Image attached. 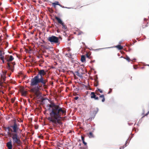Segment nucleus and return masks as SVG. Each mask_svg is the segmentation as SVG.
<instances>
[{
    "label": "nucleus",
    "mask_w": 149,
    "mask_h": 149,
    "mask_svg": "<svg viewBox=\"0 0 149 149\" xmlns=\"http://www.w3.org/2000/svg\"><path fill=\"white\" fill-rule=\"evenodd\" d=\"M49 108L48 109L49 111L50 117L48 119L53 123L54 126L58 124L61 123V120L62 116L66 115V109L64 107H61L59 105L56 104L52 102L49 104Z\"/></svg>",
    "instance_id": "obj_1"
},
{
    "label": "nucleus",
    "mask_w": 149,
    "mask_h": 149,
    "mask_svg": "<svg viewBox=\"0 0 149 149\" xmlns=\"http://www.w3.org/2000/svg\"><path fill=\"white\" fill-rule=\"evenodd\" d=\"M31 86H36L38 85L36 87L32 88L30 90L31 91L35 93L36 95H37L39 89L41 87L38 85V84L41 83L43 86H46V84L47 82V79H42V78H39L38 77V75H37L33 78L31 79Z\"/></svg>",
    "instance_id": "obj_2"
},
{
    "label": "nucleus",
    "mask_w": 149,
    "mask_h": 149,
    "mask_svg": "<svg viewBox=\"0 0 149 149\" xmlns=\"http://www.w3.org/2000/svg\"><path fill=\"white\" fill-rule=\"evenodd\" d=\"M4 59L7 62V68L8 69L11 70L12 72L13 71L14 65H15V62L9 63V62L12 61L14 59V58L12 55H6L4 57Z\"/></svg>",
    "instance_id": "obj_3"
},
{
    "label": "nucleus",
    "mask_w": 149,
    "mask_h": 149,
    "mask_svg": "<svg viewBox=\"0 0 149 149\" xmlns=\"http://www.w3.org/2000/svg\"><path fill=\"white\" fill-rule=\"evenodd\" d=\"M12 138L13 139V143L16 144L18 146H20L21 145L22 142L17 133L13 134Z\"/></svg>",
    "instance_id": "obj_4"
},
{
    "label": "nucleus",
    "mask_w": 149,
    "mask_h": 149,
    "mask_svg": "<svg viewBox=\"0 0 149 149\" xmlns=\"http://www.w3.org/2000/svg\"><path fill=\"white\" fill-rule=\"evenodd\" d=\"M47 40L52 44L53 43L60 44L58 38L55 36H51L47 38Z\"/></svg>",
    "instance_id": "obj_5"
},
{
    "label": "nucleus",
    "mask_w": 149,
    "mask_h": 149,
    "mask_svg": "<svg viewBox=\"0 0 149 149\" xmlns=\"http://www.w3.org/2000/svg\"><path fill=\"white\" fill-rule=\"evenodd\" d=\"M6 72H3L1 75L0 86H3L2 84L6 80Z\"/></svg>",
    "instance_id": "obj_6"
},
{
    "label": "nucleus",
    "mask_w": 149,
    "mask_h": 149,
    "mask_svg": "<svg viewBox=\"0 0 149 149\" xmlns=\"http://www.w3.org/2000/svg\"><path fill=\"white\" fill-rule=\"evenodd\" d=\"M46 72L44 70H39L38 72V74L37 75H38V77L39 78H41L44 79L42 76L45 75Z\"/></svg>",
    "instance_id": "obj_7"
},
{
    "label": "nucleus",
    "mask_w": 149,
    "mask_h": 149,
    "mask_svg": "<svg viewBox=\"0 0 149 149\" xmlns=\"http://www.w3.org/2000/svg\"><path fill=\"white\" fill-rule=\"evenodd\" d=\"M11 127L12 128L13 130V132L15 133H16L19 129L17 124L15 122H14L13 125L11 126Z\"/></svg>",
    "instance_id": "obj_8"
},
{
    "label": "nucleus",
    "mask_w": 149,
    "mask_h": 149,
    "mask_svg": "<svg viewBox=\"0 0 149 149\" xmlns=\"http://www.w3.org/2000/svg\"><path fill=\"white\" fill-rule=\"evenodd\" d=\"M55 18L57 20L58 23L63 26V28H67L66 26L64 24L60 18L57 16H55Z\"/></svg>",
    "instance_id": "obj_9"
},
{
    "label": "nucleus",
    "mask_w": 149,
    "mask_h": 149,
    "mask_svg": "<svg viewBox=\"0 0 149 149\" xmlns=\"http://www.w3.org/2000/svg\"><path fill=\"white\" fill-rule=\"evenodd\" d=\"M91 98H94L95 100H98L99 98L98 97L96 96L95 93L94 92H92L91 94Z\"/></svg>",
    "instance_id": "obj_10"
},
{
    "label": "nucleus",
    "mask_w": 149,
    "mask_h": 149,
    "mask_svg": "<svg viewBox=\"0 0 149 149\" xmlns=\"http://www.w3.org/2000/svg\"><path fill=\"white\" fill-rule=\"evenodd\" d=\"M6 146L8 149H12L13 146L12 144V142L11 141L6 143Z\"/></svg>",
    "instance_id": "obj_11"
},
{
    "label": "nucleus",
    "mask_w": 149,
    "mask_h": 149,
    "mask_svg": "<svg viewBox=\"0 0 149 149\" xmlns=\"http://www.w3.org/2000/svg\"><path fill=\"white\" fill-rule=\"evenodd\" d=\"M52 5L54 7L56 8V5H58L60 6L63 7L64 8V6H63L62 5L60 4H59V2L58 1H56V2L53 3H52Z\"/></svg>",
    "instance_id": "obj_12"
},
{
    "label": "nucleus",
    "mask_w": 149,
    "mask_h": 149,
    "mask_svg": "<svg viewBox=\"0 0 149 149\" xmlns=\"http://www.w3.org/2000/svg\"><path fill=\"white\" fill-rule=\"evenodd\" d=\"M98 111V109L97 108H96L94 109V111L93 112V113L94 115L93 118H94V117L95 116V115L97 113Z\"/></svg>",
    "instance_id": "obj_13"
},
{
    "label": "nucleus",
    "mask_w": 149,
    "mask_h": 149,
    "mask_svg": "<svg viewBox=\"0 0 149 149\" xmlns=\"http://www.w3.org/2000/svg\"><path fill=\"white\" fill-rule=\"evenodd\" d=\"M81 61L82 62H86V58L85 56L82 55L81 56Z\"/></svg>",
    "instance_id": "obj_14"
},
{
    "label": "nucleus",
    "mask_w": 149,
    "mask_h": 149,
    "mask_svg": "<svg viewBox=\"0 0 149 149\" xmlns=\"http://www.w3.org/2000/svg\"><path fill=\"white\" fill-rule=\"evenodd\" d=\"M27 92L26 91H24V90H22L21 91V93L22 95L24 96H26V94H27Z\"/></svg>",
    "instance_id": "obj_15"
},
{
    "label": "nucleus",
    "mask_w": 149,
    "mask_h": 149,
    "mask_svg": "<svg viewBox=\"0 0 149 149\" xmlns=\"http://www.w3.org/2000/svg\"><path fill=\"white\" fill-rule=\"evenodd\" d=\"M88 136L90 138H92L94 137V135L93 134L92 132H90L88 134Z\"/></svg>",
    "instance_id": "obj_16"
},
{
    "label": "nucleus",
    "mask_w": 149,
    "mask_h": 149,
    "mask_svg": "<svg viewBox=\"0 0 149 149\" xmlns=\"http://www.w3.org/2000/svg\"><path fill=\"white\" fill-rule=\"evenodd\" d=\"M100 98H101L102 99V102H104L105 100V99L104 98V95H100V96L99 97Z\"/></svg>",
    "instance_id": "obj_17"
},
{
    "label": "nucleus",
    "mask_w": 149,
    "mask_h": 149,
    "mask_svg": "<svg viewBox=\"0 0 149 149\" xmlns=\"http://www.w3.org/2000/svg\"><path fill=\"white\" fill-rule=\"evenodd\" d=\"M100 98H101L102 99V102H104L105 100V99L104 98V95H100V96L99 97Z\"/></svg>",
    "instance_id": "obj_18"
},
{
    "label": "nucleus",
    "mask_w": 149,
    "mask_h": 149,
    "mask_svg": "<svg viewBox=\"0 0 149 149\" xmlns=\"http://www.w3.org/2000/svg\"><path fill=\"white\" fill-rule=\"evenodd\" d=\"M115 47L118 48L119 50H121L123 48V47L119 45H117Z\"/></svg>",
    "instance_id": "obj_19"
},
{
    "label": "nucleus",
    "mask_w": 149,
    "mask_h": 149,
    "mask_svg": "<svg viewBox=\"0 0 149 149\" xmlns=\"http://www.w3.org/2000/svg\"><path fill=\"white\" fill-rule=\"evenodd\" d=\"M86 56L89 59H91L92 57L91 56V54L88 53H87L86 54Z\"/></svg>",
    "instance_id": "obj_20"
},
{
    "label": "nucleus",
    "mask_w": 149,
    "mask_h": 149,
    "mask_svg": "<svg viewBox=\"0 0 149 149\" xmlns=\"http://www.w3.org/2000/svg\"><path fill=\"white\" fill-rule=\"evenodd\" d=\"M74 34H76L78 35H80L83 33V32L81 31H77L74 33Z\"/></svg>",
    "instance_id": "obj_21"
},
{
    "label": "nucleus",
    "mask_w": 149,
    "mask_h": 149,
    "mask_svg": "<svg viewBox=\"0 0 149 149\" xmlns=\"http://www.w3.org/2000/svg\"><path fill=\"white\" fill-rule=\"evenodd\" d=\"M2 51L0 50V59L1 60H3V58H4V56L2 55Z\"/></svg>",
    "instance_id": "obj_22"
},
{
    "label": "nucleus",
    "mask_w": 149,
    "mask_h": 149,
    "mask_svg": "<svg viewBox=\"0 0 149 149\" xmlns=\"http://www.w3.org/2000/svg\"><path fill=\"white\" fill-rule=\"evenodd\" d=\"M98 85V81L97 79H95V81L94 83V86H97Z\"/></svg>",
    "instance_id": "obj_23"
},
{
    "label": "nucleus",
    "mask_w": 149,
    "mask_h": 149,
    "mask_svg": "<svg viewBox=\"0 0 149 149\" xmlns=\"http://www.w3.org/2000/svg\"><path fill=\"white\" fill-rule=\"evenodd\" d=\"M75 73L76 75H77L79 77H81V74L80 73H79V72L78 71L76 72Z\"/></svg>",
    "instance_id": "obj_24"
},
{
    "label": "nucleus",
    "mask_w": 149,
    "mask_h": 149,
    "mask_svg": "<svg viewBox=\"0 0 149 149\" xmlns=\"http://www.w3.org/2000/svg\"><path fill=\"white\" fill-rule=\"evenodd\" d=\"M7 133H8V136L9 137H11L12 136H13V134H15V133H11L9 131H8Z\"/></svg>",
    "instance_id": "obj_25"
},
{
    "label": "nucleus",
    "mask_w": 149,
    "mask_h": 149,
    "mask_svg": "<svg viewBox=\"0 0 149 149\" xmlns=\"http://www.w3.org/2000/svg\"><path fill=\"white\" fill-rule=\"evenodd\" d=\"M124 58L125 59H126L128 62H130V61H131L130 60V58L127 56H126V57L125 58Z\"/></svg>",
    "instance_id": "obj_26"
},
{
    "label": "nucleus",
    "mask_w": 149,
    "mask_h": 149,
    "mask_svg": "<svg viewBox=\"0 0 149 149\" xmlns=\"http://www.w3.org/2000/svg\"><path fill=\"white\" fill-rule=\"evenodd\" d=\"M97 90L98 91H98H99L100 93H102L103 92V91H102V90L100 89H99V88H97V90Z\"/></svg>",
    "instance_id": "obj_27"
},
{
    "label": "nucleus",
    "mask_w": 149,
    "mask_h": 149,
    "mask_svg": "<svg viewBox=\"0 0 149 149\" xmlns=\"http://www.w3.org/2000/svg\"><path fill=\"white\" fill-rule=\"evenodd\" d=\"M95 94H96L97 95H100V94L98 93V92L97 90H96L95 91Z\"/></svg>",
    "instance_id": "obj_28"
},
{
    "label": "nucleus",
    "mask_w": 149,
    "mask_h": 149,
    "mask_svg": "<svg viewBox=\"0 0 149 149\" xmlns=\"http://www.w3.org/2000/svg\"><path fill=\"white\" fill-rule=\"evenodd\" d=\"M126 145H124L123 146H121V147H120V149H121V148H124L126 146Z\"/></svg>",
    "instance_id": "obj_29"
},
{
    "label": "nucleus",
    "mask_w": 149,
    "mask_h": 149,
    "mask_svg": "<svg viewBox=\"0 0 149 149\" xmlns=\"http://www.w3.org/2000/svg\"><path fill=\"white\" fill-rule=\"evenodd\" d=\"M149 111L147 113H146V114L145 115L143 116L142 118L144 117L145 116H147L149 114Z\"/></svg>",
    "instance_id": "obj_30"
},
{
    "label": "nucleus",
    "mask_w": 149,
    "mask_h": 149,
    "mask_svg": "<svg viewBox=\"0 0 149 149\" xmlns=\"http://www.w3.org/2000/svg\"><path fill=\"white\" fill-rule=\"evenodd\" d=\"M83 143L85 145H86L87 143L84 141H83Z\"/></svg>",
    "instance_id": "obj_31"
},
{
    "label": "nucleus",
    "mask_w": 149,
    "mask_h": 149,
    "mask_svg": "<svg viewBox=\"0 0 149 149\" xmlns=\"http://www.w3.org/2000/svg\"><path fill=\"white\" fill-rule=\"evenodd\" d=\"M81 140L82 141H84V137H83V136H82L81 137Z\"/></svg>",
    "instance_id": "obj_32"
},
{
    "label": "nucleus",
    "mask_w": 149,
    "mask_h": 149,
    "mask_svg": "<svg viewBox=\"0 0 149 149\" xmlns=\"http://www.w3.org/2000/svg\"><path fill=\"white\" fill-rule=\"evenodd\" d=\"M79 98V97H76L74 98V99L75 100H77Z\"/></svg>",
    "instance_id": "obj_33"
},
{
    "label": "nucleus",
    "mask_w": 149,
    "mask_h": 149,
    "mask_svg": "<svg viewBox=\"0 0 149 149\" xmlns=\"http://www.w3.org/2000/svg\"><path fill=\"white\" fill-rule=\"evenodd\" d=\"M112 91V89H110V90H109V91L108 93H111Z\"/></svg>",
    "instance_id": "obj_34"
},
{
    "label": "nucleus",
    "mask_w": 149,
    "mask_h": 149,
    "mask_svg": "<svg viewBox=\"0 0 149 149\" xmlns=\"http://www.w3.org/2000/svg\"><path fill=\"white\" fill-rule=\"evenodd\" d=\"M5 59H4V58H3V60H1L2 61V62H3V63H4L5 62Z\"/></svg>",
    "instance_id": "obj_35"
},
{
    "label": "nucleus",
    "mask_w": 149,
    "mask_h": 149,
    "mask_svg": "<svg viewBox=\"0 0 149 149\" xmlns=\"http://www.w3.org/2000/svg\"><path fill=\"white\" fill-rule=\"evenodd\" d=\"M10 128L9 127L7 128V129L8 130V131H9V130H10Z\"/></svg>",
    "instance_id": "obj_36"
},
{
    "label": "nucleus",
    "mask_w": 149,
    "mask_h": 149,
    "mask_svg": "<svg viewBox=\"0 0 149 149\" xmlns=\"http://www.w3.org/2000/svg\"><path fill=\"white\" fill-rule=\"evenodd\" d=\"M24 35V39L26 38V35L24 34H23Z\"/></svg>",
    "instance_id": "obj_37"
},
{
    "label": "nucleus",
    "mask_w": 149,
    "mask_h": 149,
    "mask_svg": "<svg viewBox=\"0 0 149 149\" xmlns=\"http://www.w3.org/2000/svg\"><path fill=\"white\" fill-rule=\"evenodd\" d=\"M95 62V60H93V61H91L90 62L91 63H92L93 62Z\"/></svg>",
    "instance_id": "obj_38"
},
{
    "label": "nucleus",
    "mask_w": 149,
    "mask_h": 149,
    "mask_svg": "<svg viewBox=\"0 0 149 149\" xmlns=\"http://www.w3.org/2000/svg\"><path fill=\"white\" fill-rule=\"evenodd\" d=\"M6 47H7L8 45V42H6Z\"/></svg>",
    "instance_id": "obj_39"
},
{
    "label": "nucleus",
    "mask_w": 149,
    "mask_h": 149,
    "mask_svg": "<svg viewBox=\"0 0 149 149\" xmlns=\"http://www.w3.org/2000/svg\"><path fill=\"white\" fill-rule=\"evenodd\" d=\"M11 131L12 132H13V130H12L10 128V130H9V131Z\"/></svg>",
    "instance_id": "obj_40"
},
{
    "label": "nucleus",
    "mask_w": 149,
    "mask_h": 149,
    "mask_svg": "<svg viewBox=\"0 0 149 149\" xmlns=\"http://www.w3.org/2000/svg\"><path fill=\"white\" fill-rule=\"evenodd\" d=\"M1 37L0 36V43H1Z\"/></svg>",
    "instance_id": "obj_41"
},
{
    "label": "nucleus",
    "mask_w": 149,
    "mask_h": 149,
    "mask_svg": "<svg viewBox=\"0 0 149 149\" xmlns=\"http://www.w3.org/2000/svg\"><path fill=\"white\" fill-rule=\"evenodd\" d=\"M127 143V141H126L125 143V145H126V144Z\"/></svg>",
    "instance_id": "obj_42"
},
{
    "label": "nucleus",
    "mask_w": 149,
    "mask_h": 149,
    "mask_svg": "<svg viewBox=\"0 0 149 149\" xmlns=\"http://www.w3.org/2000/svg\"><path fill=\"white\" fill-rule=\"evenodd\" d=\"M146 20H147V19H145V18H144V21H146Z\"/></svg>",
    "instance_id": "obj_43"
},
{
    "label": "nucleus",
    "mask_w": 149,
    "mask_h": 149,
    "mask_svg": "<svg viewBox=\"0 0 149 149\" xmlns=\"http://www.w3.org/2000/svg\"><path fill=\"white\" fill-rule=\"evenodd\" d=\"M10 74H8V76H9V77H10Z\"/></svg>",
    "instance_id": "obj_44"
},
{
    "label": "nucleus",
    "mask_w": 149,
    "mask_h": 149,
    "mask_svg": "<svg viewBox=\"0 0 149 149\" xmlns=\"http://www.w3.org/2000/svg\"><path fill=\"white\" fill-rule=\"evenodd\" d=\"M59 31V30H58H58H57V31L58 32H59V31Z\"/></svg>",
    "instance_id": "obj_45"
},
{
    "label": "nucleus",
    "mask_w": 149,
    "mask_h": 149,
    "mask_svg": "<svg viewBox=\"0 0 149 149\" xmlns=\"http://www.w3.org/2000/svg\"><path fill=\"white\" fill-rule=\"evenodd\" d=\"M14 102V100H13V101H12V102L13 103Z\"/></svg>",
    "instance_id": "obj_46"
},
{
    "label": "nucleus",
    "mask_w": 149,
    "mask_h": 149,
    "mask_svg": "<svg viewBox=\"0 0 149 149\" xmlns=\"http://www.w3.org/2000/svg\"><path fill=\"white\" fill-rule=\"evenodd\" d=\"M1 3H0V5H1Z\"/></svg>",
    "instance_id": "obj_47"
},
{
    "label": "nucleus",
    "mask_w": 149,
    "mask_h": 149,
    "mask_svg": "<svg viewBox=\"0 0 149 149\" xmlns=\"http://www.w3.org/2000/svg\"><path fill=\"white\" fill-rule=\"evenodd\" d=\"M18 38L19 37V36H18Z\"/></svg>",
    "instance_id": "obj_48"
},
{
    "label": "nucleus",
    "mask_w": 149,
    "mask_h": 149,
    "mask_svg": "<svg viewBox=\"0 0 149 149\" xmlns=\"http://www.w3.org/2000/svg\"><path fill=\"white\" fill-rule=\"evenodd\" d=\"M149 66V65H148Z\"/></svg>",
    "instance_id": "obj_49"
}]
</instances>
